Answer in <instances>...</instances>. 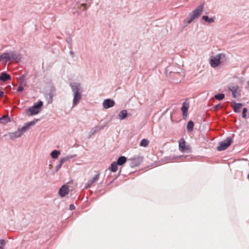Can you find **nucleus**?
<instances>
[{
  "label": "nucleus",
  "instance_id": "5",
  "mask_svg": "<svg viewBox=\"0 0 249 249\" xmlns=\"http://www.w3.org/2000/svg\"><path fill=\"white\" fill-rule=\"evenodd\" d=\"M43 106V102L39 101L34 105L26 110V114L29 116H33L39 113L41 110V107Z\"/></svg>",
  "mask_w": 249,
  "mask_h": 249
},
{
  "label": "nucleus",
  "instance_id": "27",
  "mask_svg": "<svg viewBox=\"0 0 249 249\" xmlns=\"http://www.w3.org/2000/svg\"><path fill=\"white\" fill-rule=\"evenodd\" d=\"M6 245L5 241L4 239L0 240V249H4Z\"/></svg>",
  "mask_w": 249,
  "mask_h": 249
},
{
  "label": "nucleus",
  "instance_id": "2",
  "mask_svg": "<svg viewBox=\"0 0 249 249\" xmlns=\"http://www.w3.org/2000/svg\"><path fill=\"white\" fill-rule=\"evenodd\" d=\"M21 58L20 54L15 52H9L3 53L0 55V61L7 62L16 61L18 62Z\"/></svg>",
  "mask_w": 249,
  "mask_h": 249
},
{
  "label": "nucleus",
  "instance_id": "25",
  "mask_svg": "<svg viewBox=\"0 0 249 249\" xmlns=\"http://www.w3.org/2000/svg\"><path fill=\"white\" fill-rule=\"evenodd\" d=\"M9 121V119L7 116H3L2 117L0 118V123L1 124H6Z\"/></svg>",
  "mask_w": 249,
  "mask_h": 249
},
{
  "label": "nucleus",
  "instance_id": "38",
  "mask_svg": "<svg viewBox=\"0 0 249 249\" xmlns=\"http://www.w3.org/2000/svg\"><path fill=\"white\" fill-rule=\"evenodd\" d=\"M3 94V92L0 90V98L2 96Z\"/></svg>",
  "mask_w": 249,
  "mask_h": 249
},
{
  "label": "nucleus",
  "instance_id": "10",
  "mask_svg": "<svg viewBox=\"0 0 249 249\" xmlns=\"http://www.w3.org/2000/svg\"><path fill=\"white\" fill-rule=\"evenodd\" d=\"M100 177V174H96L93 178L89 180L87 182L85 189L90 188L95 182L97 181Z\"/></svg>",
  "mask_w": 249,
  "mask_h": 249
},
{
  "label": "nucleus",
  "instance_id": "31",
  "mask_svg": "<svg viewBox=\"0 0 249 249\" xmlns=\"http://www.w3.org/2000/svg\"><path fill=\"white\" fill-rule=\"evenodd\" d=\"M66 161V160L64 158H61L60 160V161H59V162L60 164H61L62 165H63V164Z\"/></svg>",
  "mask_w": 249,
  "mask_h": 249
},
{
  "label": "nucleus",
  "instance_id": "21",
  "mask_svg": "<svg viewBox=\"0 0 249 249\" xmlns=\"http://www.w3.org/2000/svg\"><path fill=\"white\" fill-rule=\"evenodd\" d=\"M117 165H118V164L117 163V162H113L111 163L110 167L109 168V169L113 172H115L118 170V166Z\"/></svg>",
  "mask_w": 249,
  "mask_h": 249
},
{
  "label": "nucleus",
  "instance_id": "11",
  "mask_svg": "<svg viewBox=\"0 0 249 249\" xmlns=\"http://www.w3.org/2000/svg\"><path fill=\"white\" fill-rule=\"evenodd\" d=\"M114 105L115 102L113 100L110 99H106L103 103V107L106 109L113 107Z\"/></svg>",
  "mask_w": 249,
  "mask_h": 249
},
{
  "label": "nucleus",
  "instance_id": "20",
  "mask_svg": "<svg viewBox=\"0 0 249 249\" xmlns=\"http://www.w3.org/2000/svg\"><path fill=\"white\" fill-rule=\"evenodd\" d=\"M126 161V158L124 156L120 157L117 161V163L119 165H122L124 164Z\"/></svg>",
  "mask_w": 249,
  "mask_h": 249
},
{
  "label": "nucleus",
  "instance_id": "22",
  "mask_svg": "<svg viewBox=\"0 0 249 249\" xmlns=\"http://www.w3.org/2000/svg\"><path fill=\"white\" fill-rule=\"evenodd\" d=\"M149 143V141L147 139H143L141 140L140 145L144 147H146L148 146Z\"/></svg>",
  "mask_w": 249,
  "mask_h": 249
},
{
  "label": "nucleus",
  "instance_id": "34",
  "mask_svg": "<svg viewBox=\"0 0 249 249\" xmlns=\"http://www.w3.org/2000/svg\"><path fill=\"white\" fill-rule=\"evenodd\" d=\"M75 206H74V205L73 204H71V205H70V206H69V209H70V210H71V211H72V210H74V209H75Z\"/></svg>",
  "mask_w": 249,
  "mask_h": 249
},
{
  "label": "nucleus",
  "instance_id": "15",
  "mask_svg": "<svg viewBox=\"0 0 249 249\" xmlns=\"http://www.w3.org/2000/svg\"><path fill=\"white\" fill-rule=\"evenodd\" d=\"M22 133L20 131V129H18L17 131H16L14 133H12L10 134V137L12 139H14L17 138H18L21 137L22 135Z\"/></svg>",
  "mask_w": 249,
  "mask_h": 249
},
{
  "label": "nucleus",
  "instance_id": "40",
  "mask_svg": "<svg viewBox=\"0 0 249 249\" xmlns=\"http://www.w3.org/2000/svg\"><path fill=\"white\" fill-rule=\"evenodd\" d=\"M248 178H249V175H248Z\"/></svg>",
  "mask_w": 249,
  "mask_h": 249
},
{
  "label": "nucleus",
  "instance_id": "36",
  "mask_svg": "<svg viewBox=\"0 0 249 249\" xmlns=\"http://www.w3.org/2000/svg\"><path fill=\"white\" fill-rule=\"evenodd\" d=\"M221 107V105H220V104H218V105H216V106H215V108H216V109L219 108H220Z\"/></svg>",
  "mask_w": 249,
  "mask_h": 249
},
{
  "label": "nucleus",
  "instance_id": "12",
  "mask_svg": "<svg viewBox=\"0 0 249 249\" xmlns=\"http://www.w3.org/2000/svg\"><path fill=\"white\" fill-rule=\"evenodd\" d=\"M70 189L69 186L66 185H63L59 191V194L60 196L64 197L68 194Z\"/></svg>",
  "mask_w": 249,
  "mask_h": 249
},
{
  "label": "nucleus",
  "instance_id": "1",
  "mask_svg": "<svg viewBox=\"0 0 249 249\" xmlns=\"http://www.w3.org/2000/svg\"><path fill=\"white\" fill-rule=\"evenodd\" d=\"M72 91L73 93V99L72 107L76 106L82 98L83 88L79 83H73L70 84Z\"/></svg>",
  "mask_w": 249,
  "mask_h": 249
},
{
  "label": "nucleus",
  "instance_id": "14",
  "mask_svg": "<svg viewBox=\"0 0 249 249\" xmlns=\"http://www.w3.org/2000/svg\"><path fill=\"white\" fill-rule=\"evenodd\" d=\"M188 108V105L186 103H184L181 107V111L182 112V114L184 118H186L187 116Z\"/></svg>",
  "mask_w": 249,
  "mask_h": 249
},
{
  "label": "nucleus",
  "instance_id": "4",
  "mask_svg": "<svg viewBox=\"0 0 249 249\" xmlns=\"http://www.w3.org/2000/svg\"><path fill=\"white\" fill-rule=\"evenodd\" d=\"M226 60V58L225 54L223 53H218L211 57L210 64L213 68H215Z\"/></svg>",
  "mask_w": 249,
  "mask_h": 249
},
{
  "label": "nucleus",
  "instance_id": "35",
  "mask_svg": "<svg viewBox=\"0 0 249 249\" xmlns=\"http://www.w3.org/2000/svg\"><path fill=\"white\" fill-rule=\"evenodd\" d=\"M61 166H62V165L60 164H59L58 165H57L56 167V171H58L60 169Z\"/></svg>",
  "mask_w": 249,
  "mask_h": 249
},
{
  "label": "nucleus",
  "instance_id": "23",
  "mask_svg": "<svg viewBox=\"0 0 249 249\" xmlns=\"http://www.w3.org/2000/svg\"><path fill=\"white\" fill-rule=\"evenodd\" d=\"M194 128V123L192 121H190L187 125V129L188 131L191 132L193 131Z\"/></svg>",
  "mask_w": 249,
  "mask_h": 249
},
{
  "label": "nucleus",
  "instance_id": "24",
  "mask_svg": "<svg viewBox=\"0 0 249 249\" xmlns=\"http://www.w3.org/2000/svg\"><path fill=\"white\" fill-rule=\"evenodd\" d=\"M60 154V152L59 151L54 150L51 152V156L52 158L56 159Z\"/></svg>",
  "mask_w": 249,
  "mask_h": 249
},
{
  "label": "nucleus",
  "instance_id": "6",
  "mask_svg": "<svg viewBox=\"0 0 249 249\" xmlns=\"http://www.w3.org/2000/svg\"><path fill=\"white\" fill-rule=\"evenodd\" d=\"M232 142L231 137H228L226 140L219 143V145L216 147V149L219 151H223L226 149Z\"/></svg>",
  "mask_w": 249,
  "mask_h": 249
},
{
  "label": "nucleus",
  "instance_id": "19",
  "mask_svg": "<svg viewBox=\"0 0 249 249\" xmlns=\"http://www.w3.org/2000/svg\"><path fill=\"white\" fill-rule=\"evenodd\" d=\"M202 18L203 20L209 23H212L214 22V17L209 18L207 16H203Z\"/></svg>",
  "mask_w": 249,
  "mask_h": 249
},
{
  "label": "nucleus",
  "instance_id": "39",
  "mask_svg": "<svg viewBox=\"0 0 249 249\" xmlns=\"http://www.w3.org/2000/svg\"><path fill=\"white\" fill-rule=\"evenodd\" d=\"M248 85L249 86V81L248 82Z\"/></svg>",
  "mask_w": 249,
  "mask_h": 249
},
{
  "label": "nucleus",
  "instance_id": "17",
  "mask_svg": "<svg viewBox=\"0 0 249 249\" xmlns=\"http://www.w3.org/2000/svg\"><path fill=\"white\" fill-rule=\"evenodd\" d=\"M10 75L4 72H2L0 76V80L3 82H5L8 80H10Z\"/></svg>",
  "mask_w": 249,
  "mask_h": 249
},
{
  "label": "nucleus",
  "instance_id": "30",
  "mask_svg": "<svg viewBox=\"0 0 249 249\" xmlns=\"http://www.w3.org/2000/svg\"><path fill=\"white\" fill-rule=\"evenodd\" d=\"M247 109L246 108H244L243 109V112H242V117L244 118H246V116H247L246 113H247Z\"/></svg>",
  "mask_w": 249,
  "mask_h": 249
},
{
  "label": "nucleus",
  "instance_id": "7",
  "mask_svg": "<svg viewBox=\"0 0 249 249\" xmlns=\"http://www.w3.org/2000/svg\"><path fill=\"white\" fill-rule=\"evenodd\" d=\"M229 89L231 92L233 97L237 98L240 95V90L237 85L230 86Z\"/></svg>",
  "mask_w": 249,
  "mask_h": 249
},
{
  "label": "nucleus",
  "instance_id": "33",
  "mask_svg": "<svg viewBox=\"0 0 249 249\" xmlns=\"http://www.w3.org/2000/svg\"><path fill=\"white\" fill-rule=\"evenodd\" d=\"M136 160H142V158L141 157H138L137 158H132L131 159V160L132 161H134Z\"/></svg>",
  "mask_w": 249,
  "mask_h": 249
},
{
  "label": "nucleus",
  "instance_id": "26",
  "mask_svg": "<svg viewBox=\"0 0 249 249\" xmlns=\"http://www.w3.org/2000/svg\"><path fill=\"white\" fill-rule=\"evenodd\" d=\"M225 97V95L223 93H219L214 95L215 99L221 101L223 100Z\"/></svg>",
  "mask_w": 249,
  "mask_h": 249
},
{
  "label": "nucleus",
  "instance_id": "32",
  "mask_svg": "<svg viewBox=\"0 0 249 249\" xmlns=\"http://www.w3.org/2000/svg\"><path fill=\"white\" fill-rule=\"evenodd\" d=\"M80 9H82L83 11H85L87 9V6L85 4H82L81 5Z\"/></svg>",
  "mask_w": 249,
  "mask_h": 249
},
{
  "label": "nucleus",
  "instance_id": "13",
  "mask_svg": "<svg viewBox=\"0 0 249 249\" xmlns=\"http://www.w3.org/2000/svg\"><path fill=\"white\" fill-rule=\"evenodd\" d=\"M106 126V124H105L104 125H100V126H96L94 127L93 128H92L91 129V130L89 132L90 135V136L93 135L96 132H99V131L103 129Z\"/></svg>",
  "mask_w": 249,
  "mask_h": 249
},
{
  "label": "nucleus",
  "instance_id": "28",
  "mask_svg": "<svg viewBox=\"0 0 249 249\" xmlns=\"http://www.w3.org/2000/svg\"><path fill=\"white\" fill-rule=\"evenodd\" d=\"M24 89V86L22 85V84H20L18 89L17 91L18 92H21L23 91Z\"/></svg>",
  "mask_w": 249,
  "mask_h": 249
},
{
  "label": "nucleus",
  "instance_id": "16",
  "mask_svg": "<svg viewBox=\"0 0 249 249\" xmlns=\"http://www.w3.org/2000/svg\"><path fill=\"white\" fill-rule=\"evenodd\" d=\"M232 107L234 112L239 113L240 112V109L242 107V104L241 103H236L235 102H233Z\"/></svg>",
  "mask_w": 249,
  "mask_h": 249
},
{
  "label": "nucleus",
  "instance_id": "29",
  "mask_svg": "<svg viewBox=\"0 0 249 249\" xmlns=\"http://www.w3.org/2000/svg\"><path fill=\"white\" fill-rule=\"evenodd\" d=\"M76 156V155H68L67 156V157H65L66 161L67 160H71V159H72L73 158H75V157Z\"/></svg>",
  "mask_w": 249,
  "mask_h": 249
},
{
  "label": "nucleus",
  "instance_id": "8",
  "mask_svg": "<svg viewBox=\"0 0 249 249\" xmlns=\"http://www.w3.org/2000/svg\"><path fill=\"white\" fill-rule=\"evenodd\" d=\"M37 121L38 120L36 119L33 121L28 122L25 124L21 128H19L22 134L28 130L30 128L31 126L35 125Z\"/></svg>",
  "mask_w": 249,
  "mask_h": 249
},
{
  "label": "nucleus",
  "instance_id": "3",
  "mask_svg": "<svg viewBox=\"0 0 249 249\" xmlns=\"http://www.w3.org/2000/svg\"><path fill=\"white\" fill-rule=\"evenodd\" d=\"M203 9V3H201V4L197 6L196 8L194 10H193L191 13H190L189 16L186 18V21L187 24H190L196 18H198V17L202 14Z\"/></svg>",
  "mask_w": 249,
  "mask_h": 249
},
{
  "label": "nucleus",
  "instance_id": "18",
  "mask_svg": "<svg viewBox=\"0 0 249 249\" xmlns=\"http://www.w3.org/2000/svg\"><path fill=\"white\" fill-rule=\"evenodd\" d=\"M127 115V112L126 110L121 111L118 115V118L121 120L124 119Z\"/></svg>",
  "mask_w": 249,
  "mask_h": 249
},
{
  "label": "nucleus",
  "instance_id": "9",
  "mask_svg": "<svg viewBox=\"0 0 249 249\" xmlns=\"http://www.w3.org/2000/svg\"><path fill=\"white\" fill-rule=\"evenodd\" d=\"M179 149L182 152L190 151V148L186 145V142L182 138L179 141Z\"/></svg>",
  "mask_w": 249,
  "mask_h": 249
},
{
  "label": "nucleus",
  "instance_id": "37",
  "mask_svg": "<svg viewBox=\"0 0 249 249\" xmlns=\"http://www.w3.org/2000/svg\"><path fill=\"white\" fill-rule=\"evenodd\" d=\"M70 54H71V56H74V52H72V51H70Z\"/></svg>",
  "mask_w": 249,
  "mask_h": 249
}]
</instances>
